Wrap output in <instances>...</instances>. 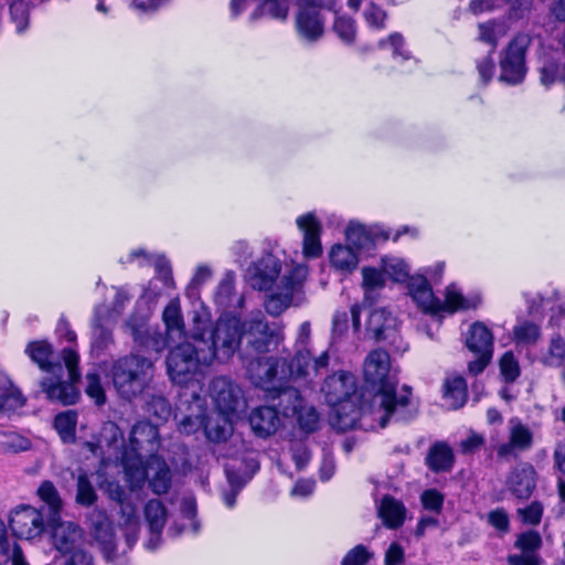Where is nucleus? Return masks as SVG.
Wrapping results in <instances>:
<instances>
[{"mask_svg":"<svg viewBox=\"0 0 565 565\" xmlns=\"http://www.w3.org/2000/svg\"><path fill=\"white\" fill-rule=\"evenodd\" d=\"M364 379L374 391L371 406L379 413L382 428L388 422H408L416 416L417 409L411 403V387L404 385L397 393L398 379L396 371L391 367V359L386 351H371L364 360Z\"/></svg>","mask_w":565,"mask_h":565,"instance_id":"1","label":"nucleus"},{"mask_svg":"<svg viewBox=\"0 0 565 565\" xmlns=\"http://www.w3.org/2000/svg\"><path fill=\"white\" fill-rule=\"evenodd\" d=\"M25 353L49 375L40 385L47 399L56 401L64 405L75 404L79 394L74 383L79 380L78 362L79 355L73 348L62 351L64 365L58 361L54 362V352L51 343L44 340L28 343Z\"/></svg>","mask_w":565,"mask_h":565,"instance_id":"2","label":"nucleus"},{"mask_svg":"<svg viewBox=\"0 0 565 565\" xmlns=\"http://www.w3.org/2000/svg\"><path fill=\"white\" fill-rule=\"evenodd\" d=\"M159 448L160 437L156 425L140 420L132 426L129 445L121 452L125 477L132 490L143 486L147 476L145 461L159 457Z\"/></svg>","mask_w":565,"mask_h":565,"instance_id":"3","label":"nucleus"},{"mask_svg":"<svg viewBox=\"0 0 565 565\" xmlns=\"http://www.w3.org/2000/svg\"><path fill=\"white\" fill-rule=\"evenodd\" d=\"M203 350L201 349L196 335L191 341L179 343L170 350L166 358L167 373L172 383L184 387L185 392L181 395L186 398L192 391L203 392L205 369L211 364L204 362Z\"/></svg>","mask_w":565,"mask_h":565,"instance_id":"4","label":"nucleus"},{"mask_svg":"<svg viewBox=\"0 0 565 565\" xmlns=\"http://www.w3.org/2000/svg\"><path fill=\"white\" fill-rule=\"evenodd\" d=\"M408 294L424 312L431 315L477 309L481 303V296L479 294L465 296L455 284L446 288L445 300H439L435 297L431 286L424 274L414 275L409 279Z\"/></svg>","mask_w":565,"mask_h":565,"instance_id":"5","label":"nucleus"},{"mask_svg":"<svg viewBox=\"0 0 565 565\" xmlns=\"http://www.w3.org/2000/svg\"><path fill=\"white\" fill-rule=\"evenodd\" d=\"M153 363L139 354L124 355L111 363L109 376L119 398L131 402L143 394L152 379Z\"/></svg>","mask_w":565,"mask_h":565,"instance_id":"6","label":"nucleus"},{"mask_svg":"<svg viewBox=\"0 0 565 565\" xmlns=\"http://www.w3.org/2000/svg\"><path fill=\"white\" fill-rule=\"evenodd\" d=\"M243 338V327L237 317L220 318L205 338L196 335L203 350V361L226 363L237 351Z\"/></svg>","mask_w":565,"mask_h":565,"instance_id":"7","label":"nucleus"},{"mask_svg":"<svg viewBox=\"0 0 565 565\" xmlns=\"http://www.w3.org/2000/svg\"><path fill=\"white\" fill-rule=\"evenodd\" d=\"M329 362L330 355L327 350L313 355L308 348L299 349L291 361L286 359L280 376L288 377V381L300 379L310 382L328 370Z\"/></svg>","mask_w":565,"mask_h":565,"instance_id":"8","label":"nucleus"},{"mask_svg":"<svg viewBox=\"0 0 565 565\" xmlns=\"http://www.w3.org/2000/svg\"><path fill=\"white\" fill-rule=\"evenodd\" d=\"M530 40L524 34H519L510 41L500 58L501 74L499 79L510 85L523 82L526 74L525 53Z\"/></svg>","mask_w":565,"mask_h":565,"instance_id":"9","label":"nucleus"},{"mask_svg":"<svg viewBox=\"0 0 565 565\" xmlns=\"http://www.w3.org/2000/svg\"><path fill=\"white\" fill-rule=\"evenodd\" d=\"M308 275L305 265H297L282 275L266 301V310L271 316L280 315L292 301L294 294L300 289Z\"/></svg>","mask_w":565,"mask_h":565,"instance_id":"10","label":"nucleus"},{"mask_svg":"<svg viewBox=\"0 0 565 565\" xmlns=\"http://www.w3.org/2000/svg\"><path fill=\"white\" fill-rule=\"evenodd\" d=\"M116 317L113 316L107 305H97L94 308L90 320V352L99 358L114 345V329Z\"/></svg>","mask_w":565,"mask_h":565,"instance_id":"11","label":"nucleus"},{"mask_svg":"<svg viewBox=\"0 0 565 565\" xmlns=\"http://www.w3.org/2000/svg\"><path fill=\"white\" fill-rule=\"evenodd\" d=\"M9 525L17 537L26 541L41 537L49 529L43 512L30 505L14 509L10 515Z\"/></svg>","mask_w":565,"mask_h":565,"instance_id":"12","label":"nucleus"},{"mask_svg":"<svg viewBox=\"0 0 565 565\" xmlns=\"http://www.w3.org/2000/svg\"><path fill=\"white\" fill-rule=\"evenodd\" d=\"M286 365L285 358H255L247 362V372L252 382L266 391L277 388L280 382H288V377H282V366Z\"/></svg>","mask_w":565,"mask_h":565,"instance_id":"13","label":"nucleus"},{"mask_svg":"<svg viewBox=\"0 0 565 565\" xmlns=\"http://www.w3.org/2000/svg\"><path fill=\"white\" fill-rule=\"evenodd\" d=\"M366 330L379 341H387L398 352H405L408 344L397 332V319L384 308H377L370 312Z\"/></svg>","mask_w":565,"mask_h":565,"instance_id":"14","label":"nucleus"},{"mask_svg":"<svg viewBox=\"0 0 565 565\" xmlns=\"http://www.w3.org/2000/svg\"><path fill=\"white\" fill-rule=\"evenodd\" d=\"M244 326L243 335L246 339L247 348H250L256 354L269 351L273 344L277 345L279 334L269 328L263 312L252 313Z\"/></svg>","mask_w":565,"mask_h":565,"instance_id":"15","label":"nucleus"},{"mask_svg":"<svg viewBox=\"0 0 565 565\" xmlns=\"http://www.w3.org/2000/svg\"><path fill=\"white\" fill-rule=\"evenodd\" d=\"M356 390L355 375L344 371L328 376L321 387L326 402L332 407L349 403Z\"/></svg>","mask_w":565,"mask_h":565,"instance_id":"16","label":"nucleus"},{"mask_svg":"<svg viewBox=\"0 0 565 565\" xmlns=\"http://www.w3.org/2000/svg\"><path fill=\"white\" fill-rule=\"evenodd\" d=\"M210 395L220 413L224 415L237 412L244 404L241 388L225 376H217L211 381Z\"/></svg>","mask_w":565,"mask_h":565,"instance_id":"17","label":"nucleus"},{"mask_svg":"<svg viewBox=\"0 0 565 565\" xmlns=\"http://www.w3.org/2000/svg\"><path fill=\"white\" fill-rule=\"evenodd\" d=\"M533 433L519 418L513 417L508 424V440L497 448L500 458H514L519 454L531 449Z\"/></svg>","mask_w":565,"mask_h":565,"instance_id":"18","label":"nucleus"},{"mask_svg":"<svg viewBox=\"0 0 565 565\" xmlns=\"http://www.w3.org/2000/svg\"><path fill=\"white\" fill-rule=\"evenodd\" d=\"M47 525L53 546L63 555L79 547L83 542L82 529L73 522L58 521V516L50 518Z\"/></svg>","mask_w":565,"mask_h":565,"instance_id":"19","label":"nucleus"},{"mask_svg":"<svg viewBox=\"0 0 565 565\" xmlns=\"http://www.w3.org/2000/svg\"><path fill=\"white\" fill-rule=\"evenodd\" d=\"M281 266L277 257L271 254L263 256L247 270V279L254 289L270 290L275 288V281L279 277Z\"/></svg>","mask_w":565,"mask_h":565,"instance_id":"20","label":"nucleus"},{"mask_svg":"<svg viewBox=\"0 0 565 565\" xmlns=\"http://www.w3.org/2000/svg\"><path fill=\"white\" fill-rule=\"evenodd\" d=\"M296 224L298 228L302 233V252L305 257L307 258H317L322 253L321 246V223L315 215V213L309 212L303 215H300L296 220Z\"/></svg>","mask_w":565,"mask_h":565,"instance_id":"21","label":"nucleus"},{"mask_svg":"<svg viewBox=\"0 0 565 565\" xmlns=\"http://www.w3.org/2000/svg\"><path fill=\"white\" fill-rule=\"evenodd\" d=\"M92 536L98 543L104 556L108 561L115 557L116 543L113 525L108 516L102 511H94L90 515Z\"/></svg>","mask_w":565,"mask_h":565,"instance_id":"22","label":"nucleus"},{"mask_svg":"<svg viewBox=\"0 0 565 565\" xmlns=\"http://www.w3.org/2000/svg\"><path fill=\"white\" fill-rule=\"evenodd\" d=\"M296 29L302 40L309 43L318 41L324 31V21L320 10L315 6L301 8L297 14Z\"/></svg>","mask_w":565,"mask_h":565,"instance_id":"23","label":"nucleus"},{"mask_svg":"<svg viewBox=\"0 0 565 565\" xmlns=\"http://www.w3.org/2000/svg\"><path fill=\"white\" fill-rule=\"evenodd\" d=\"M215 303L225 312L237 315V310L243 308L244 297L235 292V274L228 270L218 282L215 294Z\"/></svg>","mask_w":565,"mask_h":565,"instance_id":"24","label":"nucleus"},{"mask_svg":"<svg viewBox=\"0 0 565 565\" xmlns=\"http://www.w3.org/2000/svg\"><path fill=\"white\" fill-rule=\"evenodd\" d=\"M536 486V471L530 463L518 465L507 479L509 491L516 498H529Z\"/></svg>","mask_w":565,"mask_h":565,"instance_id":"25","label":"nucleus"},{"mask_svg":"<svg viewBox=\"0 0 565 565\" xmlns=\"http://www.w3.org/2000/svg\"><path fill=\"white\" fill-rule=\"evenodd\" d=\"M249 424L257 436L266 438L276 433L280 418L275 407L259 406L250 413Z\"/></svg>","mask_w":565,"mask_h":565,"instance_id":"26","label":"nucleus"},{"mask_svg":"<svg viewBox=\"0 0 565 565\" xmlns=\"http://www.w3.org/2000/svg\"><path fill=\"white\" fill-rule=\"evenodd\" d=\"M87 446L94 455L103 456L104 449L107 448L109 452L114 450L117 456L124 446L122 431L116 423L107 422L102 427L97 443H88Z\"/></svg>","mask_w":565,"mask_h":565,"instance_id":"27","label":"nucleus"},{"mask_svg":"<svg viewBox=\"0 0 565 565\" xmlns=\"http://www.w3.org/2000/svg\"><path fill=\"white\" fill-rule=\"evenodd\" d=\"M146 479L149 478V486L157 494L166 493L171 484L170 469L161 457H152L145 461Z\"/></svg>","mask_w":565,"mask_h":565,"instance_id":"28","label":"nucleus"},{"mask_svg":"<svg viewBox=\"0 0 565 565\" xmlns=\"http://www.w3.org/2000/svg\"><path fill=\"white\" fill-rule=\"evenodd\" d=\"M258 469L259 462L255 457H247L239 463H226L224 470L228 487L243 489Z\"/></svg>","mask_w":565,"mask_h":565,"instance_id":"29","label":"nucleus"},{"mask_svg":"<svg viewBox=\"0 0 565 565\" xmlns=\"http://www.w3.org/2000/svg\"><path fill=\"white\" fill-rule=\"evenodd\" d=\"M494 337L491 330L480 321L472 323L466 334V345L472 353L493 354Z\"/></svg>","mask_w":565,"mask_h":565,"instance_id":"30","label":"nucleus"},{"mask_svg":"<svg viewBox=\"0 0 565 565\" xmlns=\"http://www.w3.org/2000/svg\"><path fill=\"white\" fill-rule=\"evenodd\" d=\"M25 397L4 372L0 371V412L10 414L22 408Z\"/></svg>","mask_w":565,"mask_h":565,"instance_id":"31","label":"nucleus"},{"mask_svg":"<svg viewBox=\"0 0 565 565\" xmlns=\"http://www.w3.org/2000/svg\"><path fill=\"white\" fill-rule=\"evenodd\" d=\"M425 460L431 471L446 472L452 469L455 455L447 443L437 441L430 446Z\"/></svg>","mask_w":565,"mask_h":565,"instance_id":"32","label":"nucleus"},{"mask_svg":"<svg viewBox=\"0 0 565 565\" xmlns=\"http://www.w3.org/2000/svg\"><path fill=\"white\" fill-rule=\"evenodd\" d=\"M286 383L280 382L277 388H274L271 392L277 393V407L280 408L282 415L285 417H294L305 405V401L297 388L288 386Z\"/></svg>","mask_w":565,"mask_h":565,"instance_id":"33","label":"nucleus"},{"mask_svg":"<svg viewBox=\"0 0 565 565\" xmlns=\"http://www.w3.org/2000/svg\"><path fill=\"white\" fill-rule=\"evenodd\" d=\"M377 513L386 527L397 529L404 523L406 509L401 501L385 495L377 507Z\"/></svg>","mask_w":565,"mask_h":565,"instance_id":"34","label":"nucleus"},{"mask_svg":"<svg viewBox=\"0 0 565 565\" xmlns=\"http://www.w3.org/2000/svg\"><path fill=\"white\" fill-rule=\"evenodd\" d=\"M188 395L193 398L195 411L180 419L179 430L184 435H192L203 427L205 418V399L202 397V393L195 390L189 392Z\"/></svg>","mask_w":565,"mask_h":565,"instance_id":"35","label":"nucleus"},{"mask_svg":"<svg viewBox=\"0 0 565 565\" xmlns=\"http://www.w3.org/2000/svg\"><path fill=\"white\" fill-rule=\"evenodd\" d=\"M467 397V383L461 375H450L445 380L444 398L450 408L462 407Z\"/></svg>","mask_w":565,"mask_h":565,"instance_id":"36","label":"nucleus"},{"mask_svg":"<svg viewBox=\"0 0 565 565\" xmlns=\"http://www.w3.org/2000/svg\"><path fill=\"white\" fill-rule=\"evenodd\" d=\"M329 259L331 266L342 273L353 271L359 264L356 250L351 246L342 244L332 246L329 253Z\"/></svg>","mask_w":565,"mask_h":565,"instance_id":"37","label":"nucleus"},{"mask_svg":"<svg viewBox=\"0 0 565 565\" xmlns=\"http://www.w3.org/2000/svg\"><path fill=\"white\" fill-rule=\"evenodd\" d=\"M537 361L546 367H561L565 362V339L559 334L552 335L547 347L539 354Z\"/></svg>","mask_w":565,"mask_h":565,"instance_id":"38","label":"nucleus"},{"mask_svg":"<svg viewBox=\"0 0 565 565\" xmlns=\"http://www.w3.org/2000/svg\"><path fill=\"white\" fill-rule=\"evenodd\" d=\"M162 319L166 332L171 340H181L184 335V321L179 300H171L163 310Z\"/></svg>","mask_w":565,"mask_h":565,"instance_id":"39","label":"nucleus"},{"mask_svg":"<svg viewBox=\"0 0 565 565\" xmlns=\"http://www.w3.org/2000/svg\"><path fill=\"white\" fill-rule=\"evenodd\" d=\"M29 565L24 559L22 550L15 542H11L6 527L0 522V565Z\"/></svg>","mask_w":565,"mask_h":565,"instance_id":"40","label":"nucleus"},{"mask_svg":"<svg viewBox=\"0 0 565 565\" xmlns=\"http://www.w3.org/2000/svg\"><path fill=\"white\" fill-rule=\"evenodd\" d=\"M345 239L348 242V246H351L356 252L361 249H369L373 245L372 236L366 227L355 222H350L348 225Z\"/></svg>","mask_w":565,"mask_h":565,"instance_id":"41","label":"nucleus"},{"mask_svg":"<svg viewBox=\"0 0 565 565\" xmlns=\"http://www.w3.org/2000/svg\"><path fill=\"white\" fill-rule=\"evenodd\" d=\"M479 36L478 39L481 42H484L491 45L492 52H494L498 42L501 38L507 34V25L504 22H499L495 20H490L488 22L479 23Z\"/></svg>","mask_w":565,"mask_h":565,"instance_id":"42","label":"nucleus"},{"mask_svg":"<svg viewBox=\"0 0 565 565\" xmlns=\"http://www.w3.org/2000/svg\"><path fill=\"white\" fill-rule=\"evenodd\" d=\"M541 338V328L539 324L522 320L513 328V340L518 345H532Z\"/></svg>","mask_w":565,"mask_h":565,"instance_id":"43","label":"nucleus"},{"mask_svg":"<svg viewBox=\"0 0 565 565\" xmlns=\"http://www.w3.org/2000/svg\"><path fill=\"white\" fill-rule=\"evenodd\" d=\"M145 518L149 530L162 531L167 522V509L160 500H149L145 505Z\"/></svg>","mask_w":565,"mask_h":565,"instance_id":"44","label":"nucleus"},{"mask_svg":"<svg viewBox=\"0 0 565 565\" xmlns=\"http://www.w3.org/2000/svg\"><path fill=\"white\" fill-rule=\"evenodd\" d=\"M76 422L77 414L74 411L60 413L55 416L54 426L64 443L74 441Z\"/></svg>","mask_w":565,"mask_h":565,"instance_id":"45","label":"nucleus"},{"mask_svg":"<svg viewBox=\"0 0 565 565\" xmlns=\"http://www.w3.org/2000/svg\"><path fill=\"white\" fill-rule=\"evenodd\" d=\"M38 495L49 507L50 518L58 516L62 509V499L53 482L43 481L38 489Z\"/></svg>","mask_w":565,"mask_h":565,"instance_id":"46","label":"nucleus"},{"mask_svg":"<svg viewBox=\"0 0 565 565\" xmlns=\"http://www.w3.org/2000/svg\"><path fill=\"white\" fill-rule=\"evenodd\" d=\"M203 428L206 438L212 443L225 441L232 431L230 424L224 418L216 420H206V418H204Z\"/></svg>","mask_w":565,"mask_h":565,"instance_id":"47","label":"nucleus"},{"mask_svg":"<svg viewBox=\"0 0 565 565\" xmlns=\"http://www.w3.org/2000/svg\"><path fill=\"white\" fill-rule=\"evenodd\" d=\"M85 393L95 404L102 406L106 403V394L102 384V377L97 371L87 372L85 375Z\"/></svg>","mask_w":565,"mask_h":565,"instance_id":"48","label":"nucleus"},{"mask_svg":"<svg viewBox=\"0 0 565 565\" xmlns=\"http://www.w3.org/2000/svg\"><path fill=\"white\" fill-rule=\"evenodd\" d=\"M383 271L386 276L392 278L394 281L401 282L408 279L407 284L409 282V279L413 276H409V268L407 264L399 258H383Z\"/></svg>","mask_w":565,"mask_h":565,"instance_id":"49","label":"nucleus"},{"mask_svg":"<svg viewBox=\"0 0 565 565\" xmlns=\"http://www.w3.org/2000/svg\"><path fill=\"white\" fill-rule=\"evenodd\" d=\"M333 30L345 44H353L355 41L356 24L354 19L347 15L337 17L333 23Z\"/></svg>","mask_w":565,"mask_h":565,"instance_id":"50","label":"nucleus"},{"mask_svg":"<svg viewBox=\"0 0 565 565\" xmlns=\"http://www.w3.org/2000/svg\"><path fill=\"white\" fill-rule=\"evenodd\" d=\"M10 15L11 21L15 25V32L18 34H23L28 30L30 22L28 4L21 0L14 1L10 6Z\"/></svg>","mask_w":565,"mask_h":565,"instance_id":"51","label":"nucleus"},{"mask_svg":"<svg viewBox=\"0 0 565 565\" xmlns=\"http://www.w3.org/2000/svg\"><path fill=\"white\" fill-rule=\"evenodd\" d=\"M301 430L310 434L317 430L319 425V415L315 407L303 405L295 416Z\"/></svg>","mask_w":565,"mask_h":565,"instance_id":"52","label":"nucleus"},{"mask_svg":"<svg viewBox=\"0 0 565 565\" xmlns=\"http://www.w3.org/2000/svg\"><path fill=\"white\" fill-rule=\"evenodd\" d=\"M500 372L508 383H513L520 376L519 361L512 351H507L500 359Z\"/></svg>","mask_w":565,"mask_h":565,"instance_id":"53","label":"nucleus"},{"mask_svg":"<svg viewBox=\"0 0 565 565\" xmlns=\"http://www.w3.org/2000/svg\"><path fill=\"white\" fill-rule=\"evenodd\" d=\"M95 489L86 473H81L77 478L76 502L82 505H92L96 501Z\"/></svg>","mask_w":565,"mask_h":565,"instance_id":"54","label":"nucleus"},{"mask_svg":"<svg viewBox=\"0 0 565 565\" xmlns=\"http://www.w3.org/2000/svg\"><path fill=\"white\" fill-rule=\"evenodd\" d=\"M542 545L541 535L533 530H529L519 535L515 546L521 550L522 553L537 555L536 552Z\"/></svg>","mask_w":565,"mask_h":565,"instance_id":"55","label":"nucleus"},{"mask_svg":"<svg viewBox=\"0 0 565 565\" xmlns=\"http://www.w3.org/2000/svg\"><path fill=\"white\" fill-rule=\"evenodd\" d=\"M362 276L363 287L367 297L372 291L381 289L385 285V273L383 270L366 267L363 268Z\"/></svg>","mask_w":565,"mask_h":565,"instance_id":"56","label":"nucleus"},{"mask_svg":"<svg viewBox=\"0 0 565 565\" xmlns=\"http://www.w3.org/2000/svg\"><path fill=\"white\" fill-rule=\"evenodd\" d=\"M260 11L263 14L277 20H286L289 11L287 0H262Z\"/></svg>","mask_w":565,"mask_h":565,"instance_id":"57","label":"nucleus"},{"mask_svg":"<svg viewBox=\"0 0 565 565\" xmlns=\"http://www.w3.org/2000/svg\"><path fill=\"white\" fill-rule=\"evenodd\" d=\"M147 412L158 419L167 420L171 414V406L163 396L153 395L147 401Z\"/></svg>","mask_w":565,"mask_h":565,"instance_id":"58","label":"nucleus"},{"mask_svg":"<svg viewBox=\"0 0 565 565\" xmlns=\"http://www.w3.org/2000/svg\"><path fill=\"white\" fill-rule=\"evenodd\" d=\"M364 19L369 26L374 29H383L385 26L386 12L373 1H370L363 12Z\"/></svg>","mask_w":565,"mask_h":565,"instance_id":"59","label":"nucleus"},{"mask_svg":"<svg viewBox=\"0 0 565 565\" xmlns=\"http://www.w3.org/2000/svg\"><path fill=\"white\" fill-rule=\"evenodd\" d=\"M518 515L523 523L537 525L543 515V505L539 501H533L531 504L518 509Z\"/></svg>","mask_w":565,"mask_h":565,"instance_id":"60","label":"nucleus"},{"mask_svg":"<svg viewBox=\"0 0 565 565\" xmlns=\"http://www.w3.org/2000/svg\"><path fill=\"white\" fill-rule=\"evenodd\" d=\"M181 516L190 522V531L193 534H198L200 531V523L195 520L196 515V503L191 497L183 498L180 504Z\"/></svg>","mask_w":565,"mask_h":565,"instance_id":"61","label":"nucleus"},{"mask_svg":"<svg viewBox=\"0 0 565 565\" xmlns=\"http://www.w3.org/2000/svg\"><path fill=\"white\" fill-rule=\"evenodd\" d=\"M424 509L439 513L444 505V495L436 489L425 490L420 495Z\"/></svg>","mask_w":565,"mask_h":565,"instance_id":"62","label":"nucleus"},{"mask_svg":"<svg viewBox=\"0 0 565 565\" xmlns=\"http://www.w3.org/2000/svg\"><path fill=\"white\" fill-rule=\"evenodd\" d=\"M386 43L393 49L394 57L401 56L404 61L412 58L411 53L404 49V38L401 33H392L386 40H381L379 46L384 47Z\"/></svg>","mask_w":565,"mask_h":565,"instance_id":"63","label":"nucleus"},{"mask_svg":"<svg viewBox=\"0 0 565 565\" xmlns=\"http://www.w3.org/2000/svg\"><path fill=\"white\" fill-rule=\"evenodd\" d=\"M371 557L372 554L367 548L359 544L347 553L341 565H365Z\"/></svg>","mask_w":565,"mask_h":565,"instance_id":"64","label":"nucleus"}]
</instances>
